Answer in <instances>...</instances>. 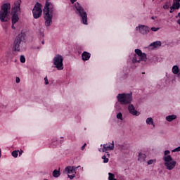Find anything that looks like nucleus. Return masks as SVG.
Masks as SVG:
<instances>
[{
  "mask_svg": "<svg viewBox=\"0 0 180 180\" xmlns=\"http://www.w3.org/2000/svg\"><path fill=\"white\" fill-rule=\"evenodd\" d=\"M43 12L45 26L46 27H50V26L53 25V16L54 13V4H53L50 0H46Z\"/></svg>",
  "mask_w": 180,
  "mask_h": 180,
  "instance_id": "1",
  "label": "nucleus"
},
{
  "mask_svg": "<svg viewBox=\"0 0 180 180\" xmlns=\"http://www.w3.org/2000/svg\"><path fill=\"white\" fill-rule=\"evenodd\" d=\"M117 102L115 104V108L117 110H120L122 106L120 105H129L131 102H133V93H122L119 94L117 96Z\"/></svg>",
  "mask_w": 180,
  "mask_h": 180,
  "instance_id": "2",
  "label": "nucleus"
},
{
  "mask_svg": "<svg viewBox=\"0 0 180 180\" xmlns=\"http://www.w3.org/2000/svg\"><path fill=\"white\" fill-rule=\"evenodd\" d=\"M169 154H171V152L169 150H165L163 161H165V166L166 167L167 169L172 171V169L175 168L176 161L174 160L172 156H171Z\"/></svg>",
  "mask_w": 180,
  "mask_h": 180,
  "instance_id": "3",
  "label": "nucleus"
},
{
  "mask_svg": "<svg viewBox=\"0 0 180 180\" xmlns=\"http://www.w3.org/2000/svg\"><path fill=\"white\" fill-rule=\"evenodd\" d=\"M75 13L79 16L82 23L83 25H88V14L84 9V7L79 3L77 2L75 4Z\"/></svg>",
  "mask_w": 180,
  "mask_h": 180,
  "instance_id": "4",
  "label": "nucleus"
},
{
  "mask_svg": "<svg viewBox=\"0 0 180 180\" xmlns=\"http://www.w3.org/2000/svg\"><path fill=\"white\" fill-rule=\"evenodd\" d=\"M75 13L79 16L82 23L83 25H88V14L84 9V7L79 3L77 2L75 4Z\"/></svg>",
  "mask_w": 180,
  "mask_h": 180,
  "instance_id": "5",
  "label": "nucleus"
},
{
  "mask_svg": "<svg viewBox=\"0 0 180 180\" xmlns=\"http://www.w3.org/2000/svg\"><path fill=\"white\" fill-rule=\"evenodd\" d=\"M11 13V3H5L1 6L0 22H8L9 18L8 15Z\"/></svg>",
  "mask_w": 180,
  "mask_h": 180,
  "instance_id": "6",
  "label": "nucleus"
},
{
  "mask_svg": "<svg viewBox=\"0 0 180 180\" xmlns=\"http://www.w3.org/2000/svg\"><path fill=\"white\" fill-rule=\"evenodd\" d=\"M129 57L133 64L147 60V55L143 53L140 49H135V53L131 54Z\"/></svg>",
  "mask_w": 180,
  "mask_h": 180,
  "instance_id": "7",
  "label": "nucleus"
},
{
  "mask_svg": "<svg viewBox=\"0 0 180 180\" xmlns=\"http://www.w3.org/2000/svg\"><path fill=\"white\" fill-rule=\"evenodd\" d=\"M63 61H64V58L60 54H56L53 59V64L55 65L54 68L58 71L64 70V63H63Z\"/></svg>",
  "mask_w": 180,
  "mask_h": 180,
  "instance_id": "8",
  "label": "nucleus"
},
{
  "mask_svg": "<svg viewBox=\"0 0 180 180\" xmlns=\"http://www.w3.org/2000/svg\"><path fill=\"white\" fill-rule=\"evenodd\" d=\"M23 43H25V34L20 33L14 40L13 49L15 50V51H20V47Z\"/></svg>",
  "mask_w": 180,
  "mask_h": 180,
  "instance_id": "9",
  "label": "nucleus"
},
{
  "mask_svg": "<svg viewBox=\"0 0 180 180\" xmlns=\"http://www.w3.org/2000/svg\"><path fill=\"white\" fill-rule=\"evenodd\" d=\"M41 4L39 2H37L32 9V14L34 19H39L41 16Z\"/></svg>",
  "mask_w": 180,
  "mask_h": 180,
  "instance_id": "10",
  "label": "nucleus"
},
{
  "mask_svg": "<svg viewBox=\"0 0 180 180\" xmlns=\"http://www.w3.org/2000/svg\"><path fill=\"white\" fill-rule=\"evenodd\" d=\"M20 4H22V0H18L14 3V6L11 11L13 15H19L20 13Z\"/></svg>",
  "mask_w": 180,
  "mask_h": 180,
  "instance_id": "11",
  "label": "nucleus"
},
{
  "mask_svg": "<svg viewBox=\"0 0 180 180\" xmlns=\"http://www.w3.org/2000/svg\"><path fill=\"white\" fill-rule=\"evenodd\" d=\"M136 30L139 32L141 34H148L150 33V28L148 26L139 25L136 27Z\"/></svg>",
  "mask_w": 180,
  "mask_h": 180,
  "instance_id": "12",
  "label": "nucleus"
},
{
  "mask_svg": "<svg viewBox=\"0 0 180 180\" xmlns=\"http://www.w3.org/2000/svg\"><path fill=\"white\" fill-rule=\"evenodd\" d=\"M112 150H115V141H112V143H105L103 145V153H106V151H112Z\"/></svg>",
  "mask_w": 180,
  "mask_h": 180,
  "instance_id": "13",
  "label": "nucleus"
},
{
  "mask_svg": "<svg viewBox=\"0 0 180 180\" xmlns=\"http://www.w3.org/2000/svg\"><path fill=\"white\" fill-rule=\"evenodd\" d=\"M128 105V112L130 115H132V116H140V112L136 110L134 105L131 104V103Z\"/></svg>",
  "mask_w": 180,
  "mask_h": 180,
  "instance_id": "14",
  "label": "nucleus"
},
{
  "mask_svg": "<svg viewBox=\"0 0 180 180\" xmlns=\"http://www.w3.org/2000/svg\"><path fill=\"white\" fill-rule=\"evenodd\" d=\"M161 44H162L161 41H156L151 43L148 46V49L149 50H154V49H158V47H161Z\"/></svg>",
  "mask_w": 180,
  "mask_h": 180,
  "instance_id": "15",
  "label": "nucleus"
},
{
  "mask_svg": "<svg viewBox=\"0 0 180 180\" xmlns=\"http://www.w3.org/2000/svg\"><path fill=\"white\" fill-rule=\"evenodd\" d=\"M75 171H77V167H75V166H68L65 168V172L68 174H75Z\"/></svg>",
  "mask_w": 180,
  "mask_h": 180,
  "instance_id": "16",
  "label": "nucleus"
},
{
  "mask_svg": "<svg viewBox=\"0 0 180 180\" xmlns=\"http://www.w3.org/2000/svg\"><path fill=\"white\" fill-rule=\"evenodd\" d=\"M172 71L173 74L177 75V78H179V81L180 82V69L178 65H174L172 67Z\"/></svg>",
  "mask_w": 180,
  "mask_h": 180,
  "instance_id": "17",
  "label": "nucleus"
},
{
  "mask_svg": "<svg viewBox=\"0 0 180 180\" xmlns=\"http://www.w3.org/2000/svg\"><path fill=\"white\" fill-rule=\"evenodd\" d=\"M91 58V54L87 51H84L82 54L83 61H88Z\"/></svg>",
  "mask_w": 180,
  "mask_h": 180,
  "instance_id": "18",
  "label": "nucleus"
},
{
  "mask_svg": "<svg viewBox=\"0 0 180 180\" xmlns=\"http://www.w3.org/2000/svg\"><path fill=\"white\" fill-rule=\"evenodd\" d=\"M146 124L153 126V129L155 127V124L154 123V120H153V117H148L146 119Z\"/></svg>",
  "mask_w": 180,
  "mask_h": 180,
  "instance_id": "19",
  "label": "nucleus"
},
{
  "mask_svg": "<svg viewBox=\"0 0 180 180\" xmlns=\"http://www.w3.org/2000/svg\"><path fill=\"white\" fill-rule=\"evenodd\" d=\"M146 158H147V155H146V154L139 153L138 158L139 161L141 162H144V161H146Z\"/></svg>",
  "mask_w": 180,
  "mask_h": 180,
  "instance_id": "20",
  "label": "nucleus"
},
{
  "mask_svg": "<svg viewBox=\"0 0 180 180\" xmlns=\"http://www.w3.org/2000/svg\"><path fill=\"white\" fill-rule=\"evenodd\" d=\"M12 24L15 25L19 20V14H13L11 17Z\"/></svg>",
  "mask_w": 180,
  "mask_h": 180,
  "instance_id": "21",
  "label": "nucleus"
},
{
  "mask_svg": "<svg viewBox=\"0 0 180 180\" xmlns=\"http://www.w3.org/2000/svg\"><path fill=\"white\" fill-rule=\"evenodd\" d=\"M175 119H176V115H168L166 117V120L167 122H172L173 120H175Z\"/></svg>",
  "mask_w": 180,
  "mask_h": 180,
  "instance_id": "22",
  "label": "nucleus"
},
{
  "mask_svg": "<svg viewBox=\"0 0 180 180\" xmlns=\"http://www.w3.org/2000/svg\"><path fill=\"white\" fill-rule=\"evenodd\" d=\"M172 7L176 10L179 9L180 8V2L179 1H173Z\"/></svg>",
  "mask_w": 180,
  "mask_h": 180,
  "instance_id": "23",
  "label": "nucleus"
},
{
  "mask_svg": "<svg viewBox=\"0 0 180 180\" xmlns=\"http://www.w3.org/2000/svg\"><path fill=\"white\" fill-rule=\"evenodd\" d=\"M60 170H57V169L53 170V176L54 178H58V176H60Z\"/></svg>",
  "mask_w": 180,
  "mask_h": 180,
  "instance_id": "24",
  "label": "nucleus"
},
{
  "mask_svg": "<svg viewBox=\"0 0 180 180\" xmlns=\"http://www.w3.org/2000/svg\"><path fill=\"white\" fill-rule=\"evenodd\" d=\"M11 155L14 158H18V155H19V150H14L12 152Z\"/></svg>",
  "mask_w": 180,
  "mask_h": 180,
  "instance_id": "25",
  "label": "nucleus"
},
{
  "mask_svg": "<svg viewBox=\"0 0 180 180\" xmlns=\"http://www.w3.org/2000/svg\"><path fill=\"white\" fill-rule=\"evenodd\" d=\"M20 63H26V58H25V56H23V55H21V56H20Z\"/></svg>",
  "mask_w": 180,
  "mask_h": 180,
  "instance_id": "26",
  "label": "nucleus"
},
{
  "mask_svg": "<svg viewBox=\"0 0 180 180\" xmlns=\"http://www.w3.org/2000/svg\"><path fill=\"white\" fill-rule=\"evenodd\" d=\"M102 160H103L104 164H107V162H109V158H106V155L102 156Z\"/></svg>",
  "mask_w": 180,
  "mask_h": 180,
  "instance_id": "27",
  "label": "nucleus"
},
{
  "mask_svg": "<svg viewBox=\"0 0 180 180\" xmlns=\"http://www.w3.org/2000/svg\"><path fill=\"white\" fill-rule=\"evenodd\" d=\"M117 119H120V120H123V115L122 112H119L117 114Z\"/></svg>",
  "mask_w": 180,
  "mask_h": 180,
  "instance_id": "28",
  "label": "nucleus"
},
{
  "mask_svg": "<svg viewBox=\"0 0 180 180\" xmlns=\"http://www.w3.org/2000/svg\"><path fill=\"white\" fill-rule=\"evenodd\" d=\"M108 180H112V179H115V174L113 173H108Z\"/></svg>",
  "mask_w": 180,
  "mask_h": 180,
  "instance_id": "29",
  "label": "nucleus"
},
{
  "mask_svg": "<svg viewBox=\"0 0 180 180\" xmlns=\"http://www.w3.org/2000/svg\"><path fill=\"white\" fill-rule=\"evenodd\" d=\"M172 153H179V151H180V146H179V147L174 148V149L172 150Z\"/></svg>",
  "mask_w": 180,
  "mask_h": 180,
  "instance_id": "30",
  "label": "nucleus"
},
{
  "mask_svg": "<svg viewBox=\"0 0 180 180\" xmlns=\"http://www.w3.org/2000/svg\"><path fill=\"white\" fill-rule=\"evenodd\" d=\"M151 30L152 32H158V30H160V27H151Z\"/></svg>",
  "mask_w": 180,
  "mask_h": 180,
  "instance_id": "31",
  "label": "nucleus"
},
{
  "mask_svg": "<svg viewBox=\"0 0 180 180\" xmlns=\"http://www.w3.org/2000/svg\"><path fill=\"white\" fill-rule=\"evenodd\" d=\"M163 9H169V6L168 5V2H166L163 6Z\"/></svg>",
  "mask_w": 180,
  "mask_h": 180,
  "instance_id": "32",
  "label": "nucleus"
},
{
  "mask_svg": "<svg viewBox=\"0 0 180 180\" xmlns=\"http://www.w3.org/2000/svg\"><path fill=\"white\" fill-rule=\"evenodd\" d=\"M68 178H70V179H74V178H75V174H72V175H70V174H68Z\"/></svg>",
  "mask_w": 180,
  "mask_h": 180,
  "instance_id": "33",
  "label": "nucleus"
},
{
  "mask_svg": "<svg viewBox=\"0 0 180 180\" xmlns=\"http://www.w3.org/2000/svg\"><path fill=\"white\" fill-rule=\"evenodd\" d=\"M176 10V8H173L172 6L170 7L169 13H174V11Z\"/></svg>",
  "mask_w": 180,
  "mask_h": 180,
  "instance_id": "34",
  "label": "nucleus"
},
{
  "mask_svg": "<svg viewBox=\"0 0 180 180\" xmlns=\"http://www.w3.org/2000/svg\"><path fill=\"white\" fill-rule=\"evenodd\" d=\"M44 81H45V85H49V79H47V77H44Z\"/></svg>",
  "mask_w": 180,
  "mask_h": 180,
  "instance_id": "35",
  "label": "nucleus"
},
{
  "mask_svg": "<svg viewBox=\"0 0 180 180\" xmlns=\"http://www.w3.org/2000/svg\"><path fill=\"white\" fill-rule=\"evenodd\" d=\"M85 147H86V143H84V144L82 146L81 150H82V151H84V150H85Z\"/></svg>",
  "mask_w": 180,
  "mask_h": 180,
  "instance_id": "36",
  "label": "nucleus"
},
{
  "mask_svg": "<svg viewBox=\"0 0 180 180\" xmlns=\"http://www.w3.org/2000/svg\"><path fill=\"white\" fill-rule=\"evenodd\" d=\"M39 37L40 39H41L42 37H44V32H40Z\"/></svg>",
  "mask_w": 180,
  "mask_h": 180,
  "instance_id": "37",
  "label": "nucleus"
},
{
  "mask_svg": "<svg viewBox=\"0 0 180 180\" xmlns=\"http://www.w3.org/2000/svg\"><path fill=\"white\" fill-rule=\"evenodd\" d=\"M15 82H16V84H19V82H20V78H19V77H16L15 78Z\"/></svg>",
  "mask_w": 180,
  "mask_h": 180,
  "instance_id": "38",
  "label": "nucleus"
},
{
  "mask_svg": "<svg viewBox=\"0 0 180 180\" xmlns=\"http://www.w3.org/2000/svg\"><path fill=\"white\" fill-rule=\"evenodd\" d=\"M16 51H15V49H13V52H12V54H13V56H16V55L18 54V52H16Z\"/></svg>",
  "mask_w": 180,
  "mask_h": 180,
  "instance_id": "39",
  "label": "nucleus"
},
{
  "mask_svg": "<svg viewBox=\"0 0 180 180\" xmlns=\"http://www.w3.org/2000/svg\"><path fill=\"white\" fill-rule=\"evenodd\" d=\"M153 162H154V160H150L148 161V165H151V164H153Z\"/></svg>",
  "mask_w": 180,
  "mask_h": 180,
  "instance_id": "40",
  "label": "nucleus"
},
{
  "mask_svg": "<svg viewBox=\"0 0 180 180\" xmlns=\"http://www.w3.org/2000/svg\"><path fill=\"white\" fill-rule=\"evenodd\" d=\"M21 154H23V150H22L20 151H19V156H20Z\"/></svg>",
  "mask_w": 180,
  "mask_h": 180,
  "instance_id": "41",
  "label": "nucleus"
},
{
  "mask_svg": "<svg viewBox=\"0 0 180 180\" xmlns=\"http://www.w3.org/2000/svg\"><path fill=\"white\" fill-rule=\"evenodd\" d=\"M76 1H77V0H70V2H71L72 4H74V2H76Z\"/></svg>",
  "mask_w": 180,
  "mask_h": 180,
  "instance_id": "42",
  "label": "nucleus"
},
{
  "mask_svg": "<svg viewBox=\"0 0 180 180\" xmlns=\"http://www.w3.org/2000/svg\"><path fill=\"white\" fill-rule=\"evenodd\" d=\"M151 19H153V20H154V19H157V17L152 16Z\"/></svg>",
  "mask_w": 180,
  "mask_h": 180,
  "instance_id": "43",
  "label": "nucleus"
},
{
  "mask_svg": "<svg viewBox=\"0 0 180 180\" xmlns=\"http://www.w3.org/2000/svg\"><path fill=\"white\" fill-rule=\"evenodd\" d=\"M34 49H37V50H40V46L34 47Z\"/></svg>",
  "mask_w": 180,
  "mask_h": 180,
  "instance_id": "44",
  "label": "nucleus"
},
{
  "mask_svg": "<svg viewBox=\"0 0 180 180\" xmlns=\"http://www.w3.org/2000/svg\"><path fill=\"white\" fill-rule=\"evenodd\" d=\"M173 2H180V0H173Z\"/></svg>",
  "mask_w": 180,
  "mask_h": 180,
  "instance_id": "45",
  "label": "nucleus"
},
{
  "mask_svg": "<svg viewBox=\"0 0 180 180\" xmlns=\"http://www.w3.org/2000/svg\"><path fill=\"white\" fill-rule=\"evenodd\" d=\"M11 27H12V29H15V25H13V24L12 23Z\"/></svg>",
  "mask_w": 180,
  "mask_h": 180,
  "instance_id": "46",
  "label": "nucleus"
},
{
  "mask_svg": "<svg viewBox=\"0 0 180 180\" xmlns=\"http://www.w3.org/2000/svg\"><path fill=\"white\" fill-rule=\"evenodd\" d=\"M41 44H44V39L41 41Z\"/></svg>",
  "mask_w": 180,
  "mask_h": 180,
  "instance_id": "47",
  "label": "nucleus"
},
{
  "mask_svg": "<svg viewBox=\"0 0 180 180\" xmlns=\"http://www.w3.org/2000/svg\"><path fill=\"white\" fill-rule=\"evenodd\" d=\"M2 155V152L1 151V148H0V157H1Z\"/></svg>",
  "mask_w": 180,
  "mask_h": 180,
  "instance_id": "48",
  "label": "nucleus"
},
{
  "mask_svg": "<svg viewBox=\"0 0 180 180\" xmlns=\"http://www.w3.org/2000/svg\"><path fill=\"white\" fill-rule=\"evenodd\" d=\"M107 155H108V157H110V154H109V153H108Z\"/></svg>",
  "mask_w": 180,
  "mask_h": 180,
  "instance_id": "49",
  "label": "nucleus"
},
{
  "mask_svg": "<svg viewBox=\"0 0 180 180\" xmlns=\"http://www.w3.org/2000/svg\"><path fill=\"white\" fill-rule=\"evenodd\" d=\"M79 167H81V166H77V167H76V169H78V168H79Z\"/></svg>",
  "mask_w": 180,
  "mask_h": 180,
  "instance_id": "50",
  "label": "nucleus"
},
{
  "mask_svg": "<svg viewBox=\"0 0 180 180\" xmlns=\"http://www.w3.org/2000/svg\"><path fill=\"white\" fill-rule=\"evenodd\" d=\"M112 180H117L116 179H112Z\"/></svg>",
  "mask_w": 180,
  "mask_h": 180,
  "instance_id": "51",
  "label": "nucleus"
},
{
  "mask_svg": "<svg viewBox=\"0 0 180 180\" xmlns=\"http://www.w3.org/2000/svg\"><path fill=\"white\" fill-rule=\"evenodd\" d=\"M98 151H101V149H98Z\"/></svg>",
  "mask_w": 180,
  "mask_h": 180,
  "instance_id": "52",
  "label": "nucleus"
}]
</instances>
